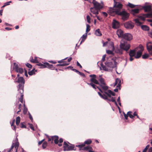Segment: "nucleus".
Masks as SVG:
<instances>
[{
    "label": "nucleus",
    "instance_id": "f8f14e48",
    "mask_svg": "<svg viewBox=\"0 0 152 152\" xmlns=\"http://www.w3.org/2000/svg\"><path fill=\"white\" fill-rule=\"evenodd\" d=\"M123 38L127 41H130L132 39L133 37L131 34L126 33L124 34Z\"/></svg>",
    "mask_w": 152,
    "mask_h": 152
},
{
    "label": "nucleus",
    "instance_id": "c03bdc74",
    "mask_svg": "<svg viewBox=\"0 0 152 152\" xmlns=\"http://www.w3.org/2000/svg\"><path fill=\"white\" fill-rule=\"evenodd\" d=\"M87 84L88 85H91L94 89H96V86L95 84H94L93 83H87Z\"/></svg>",
    "mask_w": 152,
    "mask_h": 152
},
{
    "label": "nucleus",
    "instance_id": "052dcab7",
    "mask_svg": "<svg viewBox=\"0 0 152 152\" xmlns=\"http://www.w3.org/2000/svg\"><path fill=\"white\" fill-rule=\"evenodd\" d=\"M28 115H29V118H30V119H31V121H32L33 120V119L32 116L31 115L30 113H29V112H28Z\"/></svg>",
    "mask_w": 152,
    "mask_h": 152
},
{
    "label": "nucleus",
    "instance_id": "79ce46f5",
    "mask_svg": "<svg viewBox=\"0 0 152 152\" xmlns=\"http://www.w3.org/2000/svg\"><path fill=\"white\" fill-rule=\"evenodd\" d=\"M149 54L146 53L144 54H143L142 56V58L146 59L149 57Z\"/></svg>",
    "mask_w": 152,
    "mask_h": 152
},
{
    "label": "nucleus",
    "instance_id": "dca6fc26",
    "mask_svg": "<svg viewBox=\"0 0 152 152\" xmlns=\"http://www.w3.org/2000/svg\"><path fill=\"white\" fill-rule=\"evenodd\" d=\"M116 34L119 37L123 38L124 34L123 31L120 29H118L116 31Z\"/></svg>",
    "mask_w": 152,
    "mask_h": 152
},
{
    "label": "nucleus",
    "instance_id": "f704fd0d",
    "mask_svg": "<svg viewBox=\"0 0 152 152\" xmlns=\"http://www.w3.org/2000/svg\"><path fill=\"white\" fill-rule=\"evenodd\" d=\"M100 86L104 90H106L108 89V87L107 86H105V84L100 85Z\"/></svg>",
    "mask_w": 152,
    "mask_h": 152
},
{
    "label": "nucleus",
    "instance_id": "680f3d73",
    "mask_svg": "<svg viewBox=\"0 0 152 152\" xmlns=\"http://www.w3.org/2000/svg\"><path fill=\"white\" fill-rule=\"evenodd\" d=\"M78 73L81 76H82L83 77H85V75L83 73H81V72H78Z\"/></svg>",
    "mask_w": 152,
    "mask_h": 152
},
{
    "label": "nucleus",
    "instance_id": "ddd939ff",
    "mask_svg": "<svg viewBox=\"0 0 152 152\" xmlns=\"http://www.w3.org/2000/svg\"><path fill=\"white\" fill-rule=\"evenodd\" d=\"M90 77H91L90 79V81L92 83H94L96 84H99V83L98 81L95 79L96 76L95 75H90Z\"/></svg>",
    "mask_w": 152,
    "mask_h": 152
},
{
    "label": "nucleus",
    "instance_id": "4d7b16f0",
    "mask_svg": "<svg viewBox=\"0 0 152 152\" xmlns=\"http://www.w3.org/2000/svg\"><path fill=\"white\" fill-rule=\"evenodd\" d=\"M26 66L28 68H31L32 67V65L30 64L27 63L26 64Z\"/></svg>",
    "mask_w": 152,
    "mask_h": 152
},
{
    "label": "nucleus",
    "instance_id": "aec40b11",
    "mask_svg": "<svg viewBox=\"0 0 152 152\" xmlns=\"http://www.w3.org/2000/svg\"><path fill=\"white\" fill-rule=\"evenodd\" d=\"M52 139L54 140V142L56 144H57L58 142V136H55L52 137Z\"/></svg>",
    "mask_w": 152,
    "mask_h": 152
},
{
    "label": "nucleus",
    "instance_id": "f3484780",
    "mask_svg": "<svg viewBox=\"0 0 152 152\" xmlns=\"http://www.w3.org/2000/svg\"><path fill=\"white\" fill-rule=\"evenodd\" d=\"M104 93L107 95L108 97L110 98L111 97V95L113 96H114L115 95V93L110 90H108L107 92H105Z\"/></svg>",
    "mask_w": 152,
    "mask_h": 152
},
{
    "label": "nucleus",
    "instance_id": "a878e982",
    "mask_svg": "<svg viewBox=\"0 0 152 152\" xmlns=\"http://www.w3.org/2000/svg\"><path fill=\"white\" fill-rule=\"evenodd\" d=\"M99 78L98 79V80L100 83V85L105 84V83L104 82V79L102 78L101 76H99Z\"/></svg>",
    "mask_w": 152,
    "mask_h": 152
},
{
    "label": "nucleus",
    "instance_id": "393cba45",
    "mask_svg": "<svg viewBox=\"0 0 152 152\" xmlns=\"http://www.w3.org/2000/svg\"><path fill=\"white\" fill-rule=\"evenodd\" d=\"M142 54V52L138 50L137 53L136 55L135 54V58H140Z\"/></svg>",
    "mask_w": 152,
    "mask_h": 152
},
{
    "label": "nucleus",
    "instance_id": "338daca9",
    "mask_svg": "<svg viewBox=\"0 0 152 152\" xmlns=\"http://www.w3.org/2000/svg\"><path fill=\"white\" fill-rule=\"evenodd\" d=\"M102 14L105 17H107V14L106 12H102Z\"/></svg>",
    "mask_w": 152,
    "mask_h": 152
},
{
    "label": "nucleus",
    "instance_id": "b1692460",
    "mask_svg": "<svg viewBox=\"0 0 152 152\" xmlns=\"http://www.w3.org/2000/svg\"><path fill=\"white\" fill-rule=\"evenodd\" d=\"M123 49L120 48L116 49L115 50V53L118 54L120 55H121L123 53Z\"/></svg>",
    "mask_w": 152,
    "mask_h": 152
},
{
    "label": "nucleus",
    "instance_id": "9d476101",
    "mask_svg": "<svg viewBox=\"0 0 152 152\" xmlns=\"http://www.w3.org/2000/svg\"><path fill=\"white\" fill-rule=\"evenodd\" d=\"M92 3L94 5V7L93 8L100 10L102 7V5L95 0H93Z\"/></svg>",
    "mask_w": 152,
    "mask_h": 152
},
{
    "label": "nucleus",
    "instance_id": "3c124183",
    "mask_svg": "<svg viewBox=\"0 0 152 152\" xmlns=\"http://www.w3.org/2000/svg\"><path fill=\"white\" fill-rule=\"evenodd\" d=\"M86 18H87V22L88 23H90L91 22V18H90V16H89V15H87V17H86Z\"/></svg>",
    "mask_w": 152,
    "mask_h": 152
},
{
    "label": "nucleus",
    "instance_id": "412c9836",
    "mask_svg": "<svg viewBox=\"0 0 152 152\" xmlns=\"http://www.w3.org/2000/svg\"><path fill=\"white\" fill-rule=\"evenodd\" d=\"M143 8L145 12L150 11L151 10V6L150 5L145 6Z\"/></svg>",
    "mask_w": 152,
    "mask_h": 152
},
{
    "label": "nucleus",
    "instance_id": "69168bd1",
    "mask_svg": "<svg viewBox=\"0 0 152 152\" xmlns=\"http://www.w3.org/2000/svg\"><path fill=\"white\" fill-rule=\"evenodd\" d=\"M124 115L125 119H127L128 116V115L127 114V115L126 114L124 113Z\"/></svg>",
    "mask_w": 152,
    "mask_h": 152
},
{
    "label": "nucleus",
    "instance_id": "864d4df0",
    "mask_svg": "<svg viewBox=\"0 0 152 152\" xmlns=\"http://www.w3.org/2000/svg\"><path fill=\"white\" fill-rule=\"evenodd\" d=\"M149 147V145H147L144 149L143 150L142 152H146L147 150L148 149Z\"/></svg>",
    "mask_w": 152,
    "mask_h": 152
},
{
    "label": "nucleus",
    "instance_id": "a211bd4d",
    "mask_svg": "<svg viewBox=\"0 0 152 152\" xmlns=\"http://www.w3.org/2000/svg\"><path fill=\"white\" fill-rule=\"evenodd\" d=\"M147 48L149 54L152 56V44L147 45Z\"/></svg>",
    "mask_w": 152,
    "mask_h": 152
},
{
    "label": "nucleus",
    "instance_id": "9b49d317",
    "mask_svg": "<svg viewBox=\"0 0 152 152\" xmlns=\"http://www.w3.org/2000/svg\"><path fill=\"white\" fill-rule=\"evenodd\" d=\"M19 146V144L18 142H16L15 143H13L11 148L8 151V152H11V151L14 147L15 150V152H17V149Z\"/></svg>",
    "mask_w": 152,
    "mask_h": 152
},
{
    "label": "nucleus",
    "instance_id": "e433bc0d",
    "mask_svg": "<svg viewBox=\"0 0 152 152\" xmlns=\"http://www.w3.org/2000/svg\"><path fill=\"white\" fill-rule=\"evenodd\" d=\"M134 20L137 25H140L141 24V23L140 21L138 19H136Z\"/></svg>",
    "mask_w": 152,
    "mask_h": 152
},
{
    "label": "nucleus",
    "instance_id": "09e8293b",
    "mask_svg": "<svg viewBox=\"0 0 152 152\" xmlns=\"http://www.w3.org/2000/svg\"><path fill=\"white\" fill-rule=\"evenodd\" d=\"M87 36V34L86 33V35L83 34L82 36L81 37L82 38V41H84L85 39H86V37Z\"/></svg>",
    "mask_w": 152,
    "mask_h": 152
},
{
    "label": "nucleus",
    "instance_id": "0e129e2a",
    "mask_svg": "<svg viewBox=\"0 0 152 152\" xmlns=\"http://www.w3.org/2000/svg\"><path fill=\"white\" fill-rule=\"evenodd\" d=\"M11 1H9V2H6V3H4V4H5V5H9L10 4V3H11Z\"/></svg>",
    "mask_w": 152,
    "mask_h": 152
},
{
    "label": "nucleus",
    "instance_id": "6e6d98bb",
    "mask_svg": "<svg viewBox=\"0 0 152 152\" xmlns=\"http://www.w3.org/2000/svg\"><path fill=\"white\" fill-rule=\"evenodd\" d=\"M28 125H29L30 128L33 131H34V127H33V125L32 124H28Z\"/></svg>",
    "mask_w": 152,
    "mask_h": 152
},
{
    "label": "nucleus",
    "instance_id": "5701e85b",
    "mask_svg": "<svg viewBox=\"0 0 152 152\" xmlns=\"http://www.w3.org/2000/svg\"><path fill=\"white\" fill-rule=\"evenodd\" d=\"M45 67H47L50 68L51 69H54V67L52 64H50L49 63L47 62H45Z\"/></svg>",
    "mask_w": 152,
    "mask_h": 152
},
{
    "label": "nucleus",
    "instance_id": "c9c22d12",
    "mask_svg": "<svg viewBox=\"0 0 152 152\" xmlns=\"http://www.w3.org/2000/svg\"><path fill=\"white\" fill-rule=\"evenodd\" d=\"M45 63H44L43 64H42L41 63H39L37 64V65L39 66H40V68H45Z\"/></svg>",
    "mask_w": 152,
    "mask_h": 152
},
{
    "label": "nucleus",
    "instance_id": "13d9d810",
    "mask_svg": "<svg viewBox=\"0 0 152 152\" xmlns=\"http://www.w3.org/2000/svg\"><path fill=\"white\" fill-rule=\"evenodd\" d=\"M148 34L149 37L152 38V31H149L148 32Z\"/></svg>",
    "mask_w": 152,
    "mask_h": 152
},
{
    "label": "nucleus",
    "instance_id": "a18cd8bd",
    "mask_svg": "<svg viewBox=\"0 0 152 152\" xmlns=\"http://www.w3.org/2000/svg\"><path fill=\"white\" fill-rule=\"evenodd\" d=\"M34 70H35L34 69H33L32 70H31L30 72H28V74L30 75H33L34 73Z\"/></svg>",
    "mask_w": 152,
    "mask_h": 152
},
{
    "label": "nucleus",
    "instance_id": "2f4dec72",
    "mask_svg": "<svg viewBox=\"0 0 152 152\" xmlns=\"http://www.w3.org/2000/svg\"><path fill=\"white\" fill-rule=\"evenodd\" d=\"M141 27L142 29L145 31L148 30L149 29V27L145 25H142Z\"/></svg>",
    "mask_w": 152,
    "mask_h": 152
},
{
    "label": "nucleus",
    "instance_id": "5fc2aeb1",
    "mask_svg": "<svg viewBox=\"0 0 152 152\" xmlns=\"http://www.w3.org/2000/svg\"><path fill=\"white\" fill-rule=\"evenodd\" d=\"M128 6L130 7L131 8H134L135 7V5L132 4H131L129 3H128Z\"/></svg>",
    "mask_w": 152,
    "mask_h": 152
},
{
    "label": "nucleus",
    "instance_id": "72a5a7b5",
    "mask_svg": "<svg viewBox=\"0 0 152 152\" xmlns=\"http://www.w3.org/2000/svg\"><path fill=\"white\" fill-rule=\"evenodd\" d=\"M20 122V118L19 116L17 117L16 118V124L17 125H18Z\"/></svg>",
    "mask_w": 152,
    "mask_h": 152
},
{
    "label": "nucleus",
    "instance_id": "7c9ffc66",
    "mask_svg": "<svg viewBox=\"0 0 152 152\" xmlns=\"http://www.w3.org/2000/svg\"><path fill=\"white\" fill-rule=\"evenodd\" d=\"M139 12V10L138 9H132L131 11V13L133 14L135 13H137Z\"/></svg>",
    "mask_w": 152,
    "mask_h": 152
},
{
    "label": "nucleus",
    "instance_id": "37998d69",
    "mask_svg": "<svg viewBox=\"0 0 152 152\" xmlns=\"http://www.w3.org/2000/svg\"><path fill=\"white\" fill-rule=\"evenodd\" d=\"M69 64H67L64 62H63V63L61 64H58L56 65L57 66H65L66 65H68Z\"/></svg>",
    "mask_w": 152,
    "mask_h": 152
},
{
    "label": "nucleus",
    "instance_id": "bb28decb",
    "mask_svg": "<svg viewBox=\"0 0 152 152\" xmlns=\"http://www.w3.org/2000/svg\"><path fill=\"white\" fill-rule=\"evenodd\" d=\"M19 94H18L17 95V96H18L19 94L20 95V98L19 99V100L20 99V102H21L22 103H23V92H22V93H21L20 92H19Z\"/></svg>",
    "mask_w": 152,
    "mask_h": 152
},
{
    "label": "nucleus",
    "instance_id": "c85d7f7f",
    "mask_svg": "<svg viewBox=\"0 0 152 152\" xmlns=\"http://www.w3.org/2000/svg\"><path fill=\"white\" fill-rule=\"evenodd\" d=\"M98 94L99 95V96L102 98L103 99H105V100H107V96H106L104 94L103 95L102 94L99 92H98Z\"/></svg>",
    "mask_w": 152,
    "mask_h": 152
},
{
    "label": "nucleus",
    "instance_id": "e2e57ef3",
    "mask_svg": "<svg viewBox=\"0 0 152 152\" xmlns=\"http://www.w3.org/2000/svg\"><path fill=\"white\" fill-rule=\"evenodd\" d=\"M115 101V98L112 97L111 99V101L114 102Z\"/></svg>",
    "mask_w": 152,
    "mask_h": 152
},
{
    "label": "nucleus",
    "instance_id": "ea45409f",
    "mask_svg": "<svg viewBox=\"0 0 152 152\" xmlns=\"http://www.w3.org/2000/svg\"><path fill=\"white\" fill-rule=\"evenodd\" d=\"M90 26L89 25L87 24L86 25V34H87L88 32L90 31Z\"/></svg>",
    "mask_w": 152,
    "mask_h": 152
},
{
    "label": "nucleus",
    "instance_id": "4c0bfd02",
    "mask_svg": "<svg viewBox=\"0 0 152 152\" xmlns=\"http://www.w3.org/2000/svg\"><path fill=\"white\" fill-rule=\"evenodd\" d=\"M15 122V120L14 119L12 120V123H11V126L12 127V129L15 131V126H14L13 125Z\"/></svg>",
    "mask_w": 152,
    "mask_h": 152
},
{
    "label": "nucleus",
    "instance_id": "603ef678",
    "mask_svg": "<svg viewBox=\"0 0 152 152\" xmlns=\"http://www.w3.org/2000/svg\"><path fill=\"white\" fill-rule=\"evenodd\" d=\"M47 146V142H44L42 145V147L43 149L45 148Z\"/></svg>",
    "mask_w": 152,
    "mask_h": 152
},
{
    "label": "nucleus",
    "instance_id": "a19ab883",
    "mask_svg": "<svg viewBox=\"0 0 152 152\" xmlns=\"http://www.w3.org/2000/svg\"><path fill=\"white\" fill-rule=\"evenodd\" d=\"M91 141L90 140L88 139L85 141L84 143L85 144V145L86 144H89L91 143Z\"/></svg>",
    "mask_w": 152,
    "mask_h": 152
},
{
    "label": "nucleus",
    "instance_id": "49530a36",
    "mask_svg": "<svg viewBox=\"0 0 152 152\" xmlns=\"http://www.w3.org/2000/svg\"><path fill=\"white\" fill-rule=\"evenodd\" d=\"M132 113V112L129 111L128 112L127 114L128 115V116H129L130 118H132L134 116L131 114Z\"/></svg>",
    "mask_w": 152,
    "mask_h": 152
},
{
    "label": "nucleus",
    "instance_id": "2eb2a0df",
    "mask_svg": "<svg viewBox=\"0 0 152 152\" xmlns=\"http://www.w3.org/2000/svg\"><path fill=\"white\" fill-rule=\"evenodd\" d=\"M121 85V80L119 78H116L115 80V82L114 84V86H116V88L120 89V87Z\"/></svg>",
    "mask_w": 152,
    "mask_h": 152
},
{
    "label": "nucleus",
    "instance_id": "7ed1b4c3",
    "mask_svg": "<svg viewBox=\"0 0 152 152\" xmlns=\"http://www.w3.org/2000/svg\"><path fill=\"white\" fill-rule=\"evenodd\" d=\"M15 82H17L19 83L18 85V91L22 93L23 92L24 84L25 83V80L23 77H20L18 78L17 81H15Z\"/></svg>",
    "mask_w": 152,
    "mask_h": 152
},
{
    "label": "nucleus",
    "instance_id": "de8ad7c7",
    "mask_svg": "<svg viewBox=\"0 0 152 152\" xmlns=\"http://www.w3.org/2000/svg\"><path fill=\"white\" fill-rule=\"evenodd\" d=\"M152 16V12H151L150 13L146 14V17H151Z\"/></svg>",
    "mask_w": 152,
    "mask_h": 152
},
{
    "label": "nucleus",
    "instance_id": "4be33fe9",
    "mask_svg": "<svg viewBox=\"0 0 152 152\" xmlns=\"http://www.w3.org/2000/svg\"><path fill=\"white\" fill-rule=\"evenodd\" d=\"M92 149V148L91 147L88 146L84 147L83 149V150H85V151H88V152H94L91 151Z\"/></svg>",
    "mask_w": 152,
    "mask_h": 152
},
{
    "label": "nucleus",
    "instance_id": "423d86ee",
    "mask_svg": "<svg viewBox=\"0 0 152 152\" xmlns=\"http://www.w3.org/2000/svg\"><path fill=\"white\" fill-rule=\"evenodd\" d=\"M109 43L110 45L109 46V48L111 50H106V53L108 54L113 55V51L115 49L114 44L113 42H110Z\"/></svg>",
    "mask_w": 152,
    "mask_h": 152
},
{
    "label": "nucleus",
    "instance_id": "f257e3e1",
    "mask_svg": "<svg viewBox=\"0 0 152 152\" xmlns=\"http://www.w3.org/2000/svg\"><path fill=\"white\" fill-rule=\"evenodd\" d=\"M114 1V7L112 8L110 7L109 9L108 12L112 16L114 15L115 14L120 15L122 17V19L124 20H127L129 17V14L125 11L121 12V10L122 8V5L119 2Z\"/></svg>",
    "mask_w": 152,
    "mask_h": 152
},
{
    "label": "nucleus",
    "instance_id": "c756f323",
    "mask_svg": "<svg viewBox=\"0 0 152 152\" xmlns=\"http://www.w3.org/2000/svg\"><path fill=\"white\" fill-rule=\"evenodd\" d=\"M95 34V35L97 36H100L102 35V34L99 29L96 30Z\"/></svg>",
    "mask_w": 152,
    "mask_h": 152
},
{
    "label": "nucleus",
    "instance_id": "6e6552de",
    "mask_svg": "<svg viewBox=\"0 0 152 152\" xmlns=\"http://www.w3.org/2000/svg\"><path fill=\"white\" fill-rule=\"evenodd\" d=\"M13 69L16 72L20 74H22L24 72L23 69L19 67L18 65L16 63H14Z\"/></svg>",
    "mask_w": 152,
    "mask_h": 152
},
{
    "label": "nucleus",
    "instance_id": "473e14b6",
    "mask_svg": "<svg viewBox=\"0 0 152 152\" xmlns=\"http://www.w3.org/2000/svg\"><path fill=\"white\" fill-rule=\"evenodd\" d=\"M31 62L34 63H38L39 62L37 57H35L34 59H33L32 58L30 60Z\"/></svg>",
    "mask_w": 152,
    "mask_h": 152
},
{
    "label": "nucleus",
    "instance_id": "20e7f679",
    "mask_svg": "<svg viewBox=\"0 0 152 152\" xmlns=\"http://www.w3.org/2000/svg\"><path fill=\"white\" fill-rule=\"evenodd\" d=\"M119 46L121 49L127 52L130 49L131 45L126 42L122 41L120 43Z\"/></svg>",
    "mask_w": 152,
    "mask_h": 152
},
{
    "label": "nucleus",
    "instance_id": "1a4fd4ad",
    "mask_svg": "<svg viewBox=\"0 0 152 152\" xmlns=\"http://www.w3.org/2000/svg\"><path fill=\"white\" fill-rule=\"evenodd\" d=\"M124 25L125 27L127 29H132L134 26V23L130 21L126 22Z\"/></svg>",
    "mask_w": 152,
    "mask_h": 152
},
{
    "label": "nucleus",
    "instance_id": "0eeeda50",
    "mask_svg": "<svg viewBox=\"0 0 152 152\" xmlns=\"http://www.w3.org/2000/svg\"><path fill=\"white\" fill-rule=\"evenodd\" d=\"M137 48L134 50H130L129 52V55L130 56L129 60L130 61H132L134 60V57L135 58L136 51H137Z\"/></svg>",
    "mask_w": 152,
    "mask_h": 152
},
{
    "label": "nucleus",
    "instance_id": "6ab92c4d",
    "mask_svg": "<svg viewBox=\"0 0 152 152\" xmlns=\"http://www.w3.org/2000/svg\"><path fill=\"white\" fill-rule=\"evenodd\" d=\"M99 10L96 9L95 8L91 7L90 8V10L91 12L93 14L97 15L98 14V10Z\"/></svg>",
    "mask_w": 152,
    "mask_h": 152
},
{
    "label": "nucleus",
    "instance_id": "58836bf2",
    "mask_svg": "<svg viewBox=\"0 0 152 152\" xmlns=\"http://www.w3.org/2000/svg\"><path fill=\"white\" fill-rule=\"evenodd\" d=\"M137 49H139V50L141 51L142 52L144 50L143 47L142 45H140L137 48Z\"/></svg>",
    "mask_w": 152,
    "mask_h": 152
},
{
    "label": "nucleus",
    "instance_id": "4468645a",
    "mask_svg": "<svg viewBox=\"0 0 152 152\" xmlns=\"http://www.w3.org/2000/svg\"><path fill=\"white\" fill-rule=\"evenodd\" d=\"M112 27L114 29L118 28L120 26L119 23L115 20L113 19L112 23Z\"/></svg>",
    "mask_w": 152,
    "mask_h": 152
},
{
    "label": "nucleus",
    "instance_id": "774afa93",
    "mask_svg": "<svg viewBox=\"0 0 152 152\" xmlns=\"http://www.w3.org/2000/svg\"><path fill=\"white\" fill-rule=\"evenodd\" d=\"M152 151V147H150L148 149V152H151Z\"/></svg>",
    "mask_w": 152,
    "mask_h": 152
},
{
    "label": "nucleus",
    "instance_id": "8fccbe9b",
    "mask_svg": "<svg viewBox=\"0 0 152 152\" xmlns=\"http://www.w3.org/2000/svg\"><path fill=\"white\" fill-rule=\"evenodd\" d=\"M24 108L23 109V113L24 114H26L27 112L28 109L27 108L25 107L24 104Z\"/></svg>",
    "mask_w": 152,
    "mask_h": 152
},
{
    "label": "nucleus",
    "instance_id": "f03ea898",
    "mask_svg": "<svg viewBox=\"0 0 152 152\" xmlns=\"http://www.w3.org/2000/svg\"><path fill=\"white\" fill-rule=\"evenodd\" d=\"M115 63V60H113V62L112 61H107L105 62V64L106 66L104 65L102 63L100 64L103 70L106 71H109L112 70L113 68L114 64Z\"/></svg>",
    "mask_w": 152,
    "mask_h": 152
},
{
    "label": "nucleus",
    "instance_id": "cd10ccee",
    "mask_svg": "<svg viewBox=\"0 0 152 152\" xmlns=\"http://www.w3.org/2000/svg\"><path fill=\"white\" fill-rule=\"evenodd\" d=\"M85 144L84 143H82V144L80 145H76V147H78L79 148V150H84L83 149V148L85 146Z\"/></svg>",
    "mask_w": 152,
    "mask_h": 152
},
{
    "label": "nucleus",
    "instance_id": "bf43d9fd",
    "mask_svg": "<svg viewBox=\"0 0 152 152\" xmlns=\"http://www.w3.org/2000/svg\"><path fill=\"white\" fill-rule=\"evenodd\" d=\"M105 57H106V56L105 55H104L103 56L102 59V61H101L102 62L101 63H102V62H103V61H105Z\"/></svg>",
    "mask_w": 152,
    "mask_h": 152
},
{
    "label": "nucleus",
    "instance_id": "39448f33",
    "mask_svg": "<svg viewBox=\"0 0 152 152\" xmlns=\"http://www.w3.org/2000/svg\"><path fill=\"white\" fill-rule=\"evenodd\" d=\"M63 148V150L64 151L71 150H75V149H74L75 148L74 145H69L66 142H64Z\"/></svg>",
    "mask_w": 152,
    "mask_h": 152
}]
</instances>
